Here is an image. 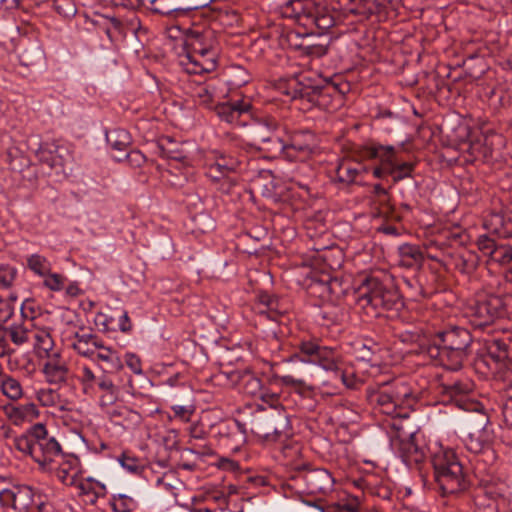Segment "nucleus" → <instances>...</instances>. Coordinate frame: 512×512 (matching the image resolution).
Returning a JSON list of instances; mask_svg holds the SVG:
<instances>
[{"label": "nucleus", "mask_w": 512, "mask_h": 512, "mask_svg": "<svg viewBox=\"0 0 512 512\" xmlns=\"http://www.w3.org/2000/svg\"><path fill=\"white\" fill-rule=\"evenodd\" d=\"M473 338L464 327L451 326L436 333L433 343L422 346V352L436 364L458 371L471 354Z\"/></svg>", "instance_id": "nucleus-1"}, {"label": "nucleus", "mask_w": 512, "mask_h": 512, "mask_svg": "<svg viewBox=\"0 0 512 512\" xmlns=\"http://www.w3.org/2000/svg\"><path fill=\"white\" fill-rule=\"evenodd\" d=\"M354 294L357 308L368 319L380 317L389 310H398L403 305L401 295L392 282L376 275L361 276Z\"/></svg>", "instance_id": "nucleus-2"}, {"label": "nucleus", "mask_w": 512, "mask_h": 512, "mask_svg": "<svg viewBox=\"0 0 512 512\" xmlns=\"http://www.w3.org/2000/svg\"><path fill=\"white\" fill-rule=\"evenodd\" d=\"M339 77L325 79L323 84H313L309 79L296 76L290 83L293 98L306 99L326 111H335L344 102V95L349 90V84L337 82Z\"/></svg>", "instance_id": "nucleus-3"}, {"label": "nucleus", "mask_w": 512, "mask_h": 512, "mask_svg": "<svg viewBox=\"0 0 512 512\" xmlns=\"http://www.w3.org/2000/svg\"><path fill=\"white\" fill-rule=\"evenodd\" d=\"M480 407L479 403L472 402L466 409L473 413L467 415L463 423L467 433L465 446L471 453L482 456L483 462L492 464L496 460V453L492 448L493 431L489 428L488 415Z\"/></svg>", "instance_id": "nucleus-4"}, {"label": "nucleus", "mask_w": 512, "mask_h": 512, "mask_svg": "<svg viewBox=\"0 0 512 512\" xmlns=\"http://www.w3.org/2000/svg\"><path fill=\"white\" fill-rule=\"evenodd\" d=\"M15 448L29 455L41 466H46L62 457V447L57 439L50 435L42 423L32 425L24 434L14 439Z\"/></svg>", "instance_id": "nucleus-5"}, {"label": "nucleus", "mask_w": 512, "mask_h": 512, "mask_svg": "<svg viewBox=\"0 0 512 512\" xmlns=\"http://www.w3.org/2000/svg\"><path fill=\"white\" fill-rule=\"evenodd\" d=\"M282 15L312 32L318 30V33H323L335 24L330 9L313 0H289L282 6Z\"/></svg>", "instance_id": "nucleus-6"}, {"label": "nucleus", "mask_w": 512, "mask_h": 512, "mask_svg": "<svg viewBox=\"0 0 512 512\" xmlns=\"http://www.w3.org/2000/svg\"><path fill=\"white\" fill-rule=\"evenodd\" d=\"M434 479L443 494H454L466 488L463 467L455 452L440 448L431 458Z\"/></svg>", "instance_id": "nucleus-7"}, {"label": "nucleus", "mask_w": 512, "mask_h": 512, "mask_svg": "<svg viewBox=\"0 0 512 512\" xmlns=\"http://www.w3.org/2000/svg\"><path fill=\"white\" fill-rule=\"evenodd\" d=\"M412 390L403 380L396 379L378 385L377 390L370 392L369 401L380 413L390 416L397 422V418L407 421V415L402 414V405L411 397ZM399 423H402L399 421Z\"/></svg>", "instance_id": "nucleus-8"}, {"label": "nucleus", "mask_w": 512, "mask_h": 512, "mask_svg": "<svg viewBox=\"0 0 512 512\" xmlns=\"http://www.w3.org/2000/svg\"><path fill=\"white\" fill-rule=\"evenodd\" d=\"M35 494L31 487L26 485H8L0 478V503L3 507L11 508L16 512H46V505L41 497L34 499Z\"/></svg>", "instance_id": "nucleus-9"}, {"label": "nucleus", "mask_w": 512, "mask_h": 512, "mask_svg": "<svg viewBox=\"0 0 512 512\" xmlns=\"http://www.w3.org/2000/svg\"><path fill=\"white\" fill-rule=\"evenodd\" d=\"M505 304L500 296L488 293H477L466 308V314L476 327L493 323L505 314Z\"/></svg>", "instance_id": "nucleus-10"}, {"label": "nucleus", "mask_w": 512, "mask_h": 512, "mask_svg": "<svg viewBox=\"0 0 512 512\" xmlns=\"http://www.w3.org/2000/svg\"><path fill=\"white\" fill-rule=\"evenodd\" d=\"M396 430L395 445L402 461L408 466H418L426 458V446L419 435L411 428L405 429L403 423L393 422Z\"/></svg>", "instance_id": "nucleus-11"}, {"label": "nucleus", "mask_w": 512, "mask_h": 512, "mask_svg": "<svg viewBox=\"0 0 512 512\" xmlns=\"http://www.w3.org/2000/svg\"><path fill=\"white\" fill-rule=\"evenodd\" d=\"M294 357L302 362L319 365L327 371L338 369L335 351L312 341H302Z\"/></svg>", "instance_id": "nucleus-12"}, {"label": "nucleus", "mask_w": 512, "mask_h": 512, "mask_svg": "<svg viewBox=\"0 0 512 512\" xmlns=\"http://www.w3.org/2000/svg\"><path fill=\"white\" fill-rule=\"evenodd\" d=\"M291 426L289 417L285 411L274 410L263 417L255 425V433L267 441H277L282 437H288Z\"/></svg>", "instance_id": "nucleus-13"}, {"label": "nucleus", "mask_w": 512, "mask_h": 512, "mask_svg": "<svg viewBox=\"0 0 512 512\" xmlns=\"http://www.w3.org/2000/svg\"><path fill=\"white\" fill-rule=\"evenodd\" d=\"M317 147V137L312 131H294L287 143L286 159L302 160L313 153Z\"/></svg>", "instance_id": "nucleus-14"}, {"label": "nucleus", "mask_w": 512, "mask_h": 512, "mask_svg": "<svg viewBox=\"0 0 512 512\" xmlns=\"http://www.w3.org/2000/svg\"><path fill=\"white\" fill-rule=\"evenodd\" d=\"M249 100L240 99L236 101H227L216 103L214 110L221 121L232 125H246L247 118L251 110Z\"/></svg>", "instance_id": "nucleus-15"}, {"label": "nucleus", "mask_w": 512, "mask_h": 512, "mask_svg": "<svg viewBox=\"0 0 512 512\" xmlns=\"http://www.w3.org/2000/svg\"><path fill=\"white\" fill-rule=\"evenodd\" d=\"M35 155L41 164L57 172L63 171L65 163L69 157L68 150L55 142H46L39 144L35 150Z\"/></svg>", "instance_id": "nucleus-16"}, {"label": "nucleus", "mask_w": 512, "mask_h": 512, "mask_svg": "<svg viewBox=\"0 0 512 512\" xmlns=\"http://www.w3.org/2000/svg\"><path fill=\"white\" fill-rule=\"evenodd\" d=\"M187 53H203L220 51L215 31L212 29L195 28L186 36Z\"/></svg>", "instance_id": "nucleus-17"}, {"label": "nucleus", "mask_w": 512, "mask_h": 512, "mask_svg": "<svg viewBox=\"0 0 512 512\" xmlns=\"http://www.w3.org/2000/svg\"><path fill=\"white\" fill-rule=\"evenodd\" d=\"M70 346L81 356L93 358L103 342L91 329L80 327L69 338Z\"/></svg>", "instance_id": "nucleus-18"}, {"label": "nucleus", "mask_w": 512, "mask_h": 512, "mask_svg": "<svg viewBox=\"0 0 512 512\" xmlns=\"http://www.w3.org/2000/svg\"><path fill=\"white\" fill-rule=\"evenodd\" d=\"M302 479L310 494H325L332 491L335 482L331 473L324 468L308 469L302 475Z\"/></svg>", "instance_id": "nucleus-19"}, {"label": "nucleus", "mask_w": 512, "mask_h": 512, "mask_svg": "<svg viewBox=\"0 0 512 512\" xmlns=\"http://www.w3.org/2000/svg\"><path fill=\"white\" fill-rule=\"evenodd\" d=\"M217 435L223 445L238 449L246 440L245 424L233 419L218 425Z\"/></svg>", "instance_id": "nucleus-20"}, {"label": "nucleus", "mask_w": 512, "mask_h": 512, "mask_svg": "<svg viewBox=\"0 0 512 512\" xmlns=\"http://www.w3.org/2000/svg\"><path fill=\"white\" fill-rule=\"evenodd\" d=\"M259 303L255 310L260 317H265L275 322H281V318L285 316L288 309L281 301L268 293H260L258 295Z\"/></svg>", "instance_id": "nucleus-21"}, {"label": "nucleus", "mask_w": 512, "mask_h": 512, "mask_svg": "<svg viewBox=\"0 0 512 512\" xmlns=\"http://www.w3.org/2000/svg\"><path fill=\"white\" fill-rule=\"evenodd\" d=\"M43 365V373L50 384L65 383L69 377V368L66 360L59 353L53 352Z\"/></svg>", "instance_id": "nucleus-22"}, {"label": "nucleus", "mask_w": 512, "mask_h": 512, "mask_svg": "<svg viewBox=\"0 0 512 512\" xmlns=\"http://www.w3.org/2000/svg\"><path fill=\"white\" fill-rule=\"evenodd\" d=\"M220 51H208L203 53H187L186 65L188 73L200 74L212 72L216 69L218 64V57Z\"/></svg>", "instance_id": "nucleus-23"}, {"label": "nucleus", "mask_w": 512, "mask_h": 512, "mask_svg": "<svg viewBox=\"0 0 512 512\" xmlns=\"http://www.w3.org/2000/svg\"><path fill=\"white\" fill-rule=\"evenodd\" d=\"M6 417L14 424L21 425L24 422H32L40 416L37 405L33 402L24 404H7L3 406Z\"/></svg>", "instance_id": "nucleus-24"}, {"label": "nucleus", "mask_w": 512, "mask_h": 512, "mask_svg": "<svg viewBox=\"0 0 512 512\" xmlns=\"http://www.w3.org/2000/svg\"><path fill=\"white\" fill-rule=\"evenodd\" d=\"M228 378L234 384H240L243 393L248 396L256 397L262 394L263 383L262 380L250 371H232Z\"/></svg>", "instance_id": "nucleus-25"}, {"label": "nucleus", "mask_w": 512, "mask_h": 512, "mask_svg": "<svg viewBox=\"0 0 512 512\" xmlns=\"http://www.w3.org/2000/svg\"><path fill=\"white\" fill-rule=\"evenodd\" d=\"M97 387L100 391L98 405L105 412L116 404L119 399L120 390L106 372L99 376Z\"/></svg>", "instance_id": "nucleus-26"}, {"label": "nucleus", "mask_w": 512, "mask_h": 512, "mask_svg": "<svg viewBox=\"0 0 512 512\" xmlns=\"http://www.w3.org/2000/svg\"><path fill=\"white\" fill-rule=\"evenodd\" d=\"M105 413L112 422L122 425L127 429L138 427L143 421V417L139 412L126 406H112Z\"/></svg>", "instance_id": "nucleus-27"}, {"label": "nucleus", "mask_w": 512, "mask_h": 512, "mask_svg": "<svg viewBox=\"0 0 512 512\" xmlns=\"http://www.w3.org/2000/svg\"><path fill=\"white\" fill-rule=\"evenodd\" d=\"M367 171L368 169L363 163L347 157L338 164L336 175L339 182L349 185L356 183L358 177L363 173H367Z\"/></svg>", "instance_id": "nucleus-28"}, {"label": "nucleus", "mask_w": 512, "mask_h": 512, "mask_svg": "<svg viewBox=\"0 0 512 512\" xmlns=\"http://www.w3.org/2000/svg\"><path fill=\"white\" fill-rule=\"evenodd\" d=\"M279 123L274 118L266 117L257 121L250 129L252 138L251 146L257 147L264 144L265 141L270 139L279 130Z\"/></svg>", "instance_id": "nucleus-29"}, {"label": "nucleus", "mask_w": 512, "mask_h": 512, "mask_svg": "<svg viewBox=\"0 0 512 512\" xmlns=\"http://www.w3.org/2000/svg\"><path fill=\"white\" fill-rule=\"evenodd\" d=\"M473 384L470 381H456L450 385L443 386V396L448 401L454 402L462 409H468L471 401L466 399V395L472 391Z\"/></svg>", "instance_id": "nucleus-30"}, {"label": "nucleus", "mask_w": 512, "mask_h": 512, "mask_svg": "<svg viewBox=\"0 0 512 512\" xmlns=\"http://www.w3.org/2000/svg\"><path fill=\"white\" fill-rule=\"evenodd\" d=\"M77 487L82 501L89 505H95L97 500L105 497L107 493L105 485L92 478L81 480Z\"/></svg>", "instance_id": "nucleus-31"}, {"label": "nucleus", "mask_w": 512, "mask_h": 512, "mask_svg": "<svg viewBox=\"0 0 512 512\" xmlns=\"http://www.w3.org/2000/svg\"><path fill=\"white\" fill-rule=\"evenodd\" d=\"M4 332L10 341L16 347H22L31 340L32 330H30L23 322H13L4 327Z\"/></svg>", "instance_id": "nucleus-32"}, {"label": "nucleus", "mask_w": 512, "mask_h": 512, "mask_svg": "<svg viewBox=\"0 0 512 512\" xmlns=\"http://www.w3.org/2000/svg\"><path fill=\"white\" fill-rule=\"evenodd\" d=\"M454 268L462 274H472L479 265V256L472 251H464L452 256Z\"/></svg>", "instance_id": "nucleus-33"}, {"label": "nucleus", "mask_w": 512, "mask_h": 512, "mask_svg": "<svg viewBox=\"0 0 512 512\" xmlns=\"http://www.w3.org/2000/svg\"><path fill=\"white\" fill-rule=\"evenodd\" d=\"M31 338L34 339V349L39 357H49L54 348V340L49 329H37L32 331Z\"/></svg>", "instance_id": "nucleus-34"}, {"label": "nucleus", "mask_w": 512, "mask_h": 512, "mask_svg": "<svg viewBox=\"0 0 512 512\" xmlns=\"http://www.w3.org/2000/svg\"><path fill=\"white\" fill-rule=\"evenodd\" d=\"M490 225L493 232L501 238L512 236V211H503L491 215Z\"/></svg>", "instance_id": "nucleus-35"}, {"label": "nucleus", "mask_w": 512, "mask_h": 512, "mask_svg": "<svg viewBox=\"0 0 512 512\" xmlns=\"http://www.w3.org/2000/svg\"><path fill=\"white\" fill-rule=\"evenodd\" d=\"M92 359L106 363L109 372L123 369V362L118 352L111 347L105 346L103 342Z\"/></svg>", "instance_id": "nucleus-36"}, {"label": "nucleus", "mask_w": 512, "mask_h": 512, "mask_svg": "<svg viewBox=\"0 0 512 512\" xmlns=\"http://www.w3.org/2000/svg\"><path fill=\"white\" fill-rule=\"evenodd\" d=\"M399 265L405 268H412L420 265L423 261V255L419 247L412 244H403L398 249Z\"/></svg>", "instance_id": "nucleus-37"}, {"label": "nucleus", "mask_w": 512, "mask_h": 512, "mask_svg": "<svg viewBox=\"0 0 512 512\" xmlns=\"http://www.w3.org/2000/svg\"><path fill=\"white\" fill-rule=\"evenodd\" d=\"M255 148L263 152L267 158H277L281 155L286 158L287 143L277 133Z\"/></svg>", "instance_id": "nucleus-38"}, {"label": "nucleus", "mask_w": 512, "mask_h": 512, "mask_svg": "<svg viewBox=\"0 0 512 512\" xmlns=\"http://www.w3.org/2000/svg\"><path fill=\"white\" fill-rule=\"evenodd\" d=\"M214 163L227 177L228 190L232 185L235 184V180L230 177V175L239 169L241 161L232 155L220 154L216 157Z\"/></svg>", "instance_id": "nucleus-39"}, {"label": "nucleus", "mask_w": 512, "mask_h": 512, "mask_svg": "<svg viewBox=\"0 0 512 512\" xmlns=\"http://www.w3.org/2000/svg\"><path fill=\"white\" fill-rule=\"evenodd\" d=\"M193 98L199 104L207 108H214L217 98L215 87L210 83L199 84L194 88Z\"/></svg>", "instance_id": "nucleus-40"}, {"label": "nucleus", "mask_w": 512, "mask_h": 512, "mask_svg": "<svg viewBox=\"0 0 512 512\" xmlns=\"http://www.w3.org/2000/svg\"><path fill=\"white\" fill-rule=\"evenodd\" d=\"M107 143L118 152H126L131 144V136L125 129H114L106 134Z\"/></svg>", "instance_id": "nucleus-41"}, {"label": "nucleus", "mask_w": 512, "mask_h": 512, "mask_svg": "<svg viewBox=\"0 0 512 512\" xmlns=\"http://www.w3.org/2000/svg\"><path fill=\"white\" fill-rule=\"evenodd\" d=\"M377 156L376 159L379 160L380 165L384 166L386 170L389 172L399 159V149L395 148L391 145H377Z\"/></svg>", "instance_id": "nucleus-42"}, {"label": "nucleus", "mask_w": 512, "mask_h": 512, "mask_svg": "<svg viewBox=\"0 0 512 512\" xmlns=\"http://www.w3.org/2000/svg\"><path fill=\"white\" fill-rule=\"evenodd\" d=\"M227 83L232 87H242L250 82V73L240 65H231L227 71Z\"/></svg>", "instance_id": "nucleus-43"}, {"label": "nucleus", "mask_w": 512, "mask_h": 512, "mask_svg": "<svg viewBox=\"0 0 512 512\" xmlns=\"http://www.w3.org/2000/svg\"><path fill=\"white\" fill-rule=\"evenodd\" d=\"M0 387L2 393L11 400H18L23 395L20 382L11 376L2 378Z\"/></svg>", "instance_id": "nucleus-44"}, {"label": "nucleus", "mask_w": 512, "mask_h": 512, "mask_svg": "<svg viewBox=\"0 0 512 512\" xmlns=\"http://www.w3.org/2000/svg\"><path fill=\"white\" fill-rule=\"evenodd\" d=\"M27 265L34 273L45 276L51 271L50 262L39 254H33L27 259Z\"/></svg>", "instance_id": "nucleus-45"}, {"label": "nucleus", "mask_w": 512, "mask_h": 512, "mask_svg": "<svg viewBox=\"0 0 512 512\" xmlns=\"http://www.w3.org/2000/svg\"><path fill=\"white\" fill-rule=\"evenodd\" d=\"M414 169L415 163L402 162L399 158L394 167L389 171V175H391L393 180L397 182L403 180L404 178L411 177Z\"/></svg>", "instance_id": "nucleus-46"}, {"label": "nucleus", "mask_w": 512, "mask_h": 512, "mask_svg": "<svg viewBox=\"0 0 512 512\" xmlns=\"http://www.w3.org/2000/svg\"><path fill=\"white\" fill-rule=\"evenodd\" d=\"M16 297L2 298L0 297V327H5L6 323L13 317L15 313Z\"/></svg>", "instance_id": "nucleus-47"}, {"label": "nucleus", "mask_w": 512, "mask_h": 512, "mask_svg": "<svg viewBox=\"0 0 512 512\" xmlns=\"http://www.w3.org/2000/svg\"><path fill=\"white\" fill-rule=\"evenodd\" d=\"M373 201L380 207L387 209L391 212L393 207L390 203V194L381 184H375L372 190Z\"/></svg>", "instance_id": "nucleus-48"}, {"label": "nucleus", "mask_w": 512, "mask_h": 512, "mask_svg": "<svg viewBox=\"0 0 512 512\" xmlns=\"http://www.w3.org/2000/svg\"><path fill=\"white\" fill-rule=\"evenodd\" d=\"M351 4H355V7L349 9V11L356 15L370 16L377 11V6L374 0H349Z\"/></svg>", "instance_id": "nucleus-49"}, {"label": "nucleus", "mask_w": 512, "mask_h": 512, "mask_svg": "<svg viewBox=\"0 0 512 512\" xmlns=\"http://www.w3.org/2000/svg\"><path fill=\"white\" fill-rule=\"evenodd\" d=\"M377 145L373 146H357L350 154V158L362 163L365 160L376 159L377 156Z\"/></svg>", "instance_id": "nucleus-50"}, {"label": "nucleus", "mask_w": 512, "mask_h": 512, "mask_svg": "<svg viewBox=\"0 0 512 512\" xmlns=\"http://www.w3.org/2000/svg\"><path fill=\"white\" fill-rule=\"evenodd\" d=\"M487 356L497 363L503 362L507 357V346L500 340H494L488 346Z\"/></svg>", "instance_id": "nucleus-51"}, {"label": "nucleus", "mask_w": 512, "mask_h": 512, "mask_svg": "<svg viewBox=\"0 0 512 512\" xmlns=\"http://www.w3.org/2000/svg\"><path fill=\"white\" fill-rule=\"evenodd\" d=\"M331 507L335 509V512H358L360 501L356 496L347 495Z\"/></svg>", "instance_id": "nucleus-52"}, {"label": "nucleus", "mask_w": 512, "mask_h": 512, "mask_svg": "<svg viewBox=\"0 0 512 512\" xmlns=\"http://www.w3.org/2000/svg\"><path fill=\"white\" fill-rule=\"evenodd\" d=\"M111 506L114 512H132L137 504L131 497L120 494L118 497H114Z\"/></svg>", "instance_id": "nucleus-53"}, {"label": "nucleus", "mask_w": 512, "mask_h": 512, "mask_svg": "<svg viewBox=\"0 0 512 512\" xmlns=\"http://www.w3.org/2000/svg\"><path fill=\"white\" fill-rule=\"evenodd\" d=\"M17 269L8 264L0 265V288H10L16 278Z\"/></svg>", "instance_id": "nucleus-54"}, {"label": "nucleus", "mask_w": 512, "mask_h": 512, "mask_svg": "<svg viewBox=\"0 0 512 512\" xmlns=\"http://www.w3.org/2000/svg\"><path fill=\"white\" fill-rule=\"evenodd\" d=\"M36 398L43 407H53L58 402L59 394L52 389H40L36 392Z\"/></svg>", "instance_id": "nucleus-55"}, {"label": "nucleus", "mask_w": 512, "mask_h": 512, "mask_svg": "<svg viewBox=\"0 0 512 512\" xmlns=\"http://www.w3.org/2000/svg\"><path fill=\"white\" fill-rule=\"evenodd\" d=\"M54 8L59 15L65 18L73 17L77 13V8L71 0H55Z\"/></svg>", "instance_id": "nucleus-56"}, {"label": "nucleus", "mask_w": 512, "mask_h": 512, "mask_svg": "<svg viewBox=\"0 0 512 512\" xmlns=\"http://www.w3.org/2000/svg\"><path fill=\"white\" fill-rule=\"evenodd\" d=\"M66 277L58 273H48L45 275L44 285L52 291H60L64 288Z\"/></svg>", "instance_id": "nucleus-57"}, {"label": "nucleus", "mask_w": 512, "mask_h": 512, "mask_svg": "<svg viewBox=\"0 0 512 512\" xmlns=\"http://www.w3.org/2000/svg\"><path fill=\"white\" fill-rule=\"evenodd\" d=\"M477 246L480 251H482L484 254H487L491 257H493L497 247L493 239L488 237L487 235H481L477 239Z\"/></svg>", "instance_id": "nucleus-58"}, {"label": "nucleus", "mask_w": 512, "mask_h": 512, "mask_svg": "<svg viewBox=\"0 0 512 512\" xmlns=\"http://www.w3.org/2000/svg\"><path fill=\"white\" fill-rule=\"evenodd\" d=\"M492 259L499 262L500 264L511 263L512 262V246L497 247Z\"/></svg>", "instance_id": "nucleus-59"}, {"label": "nucleus", "mask_w": 512, "mask_h": 512, "mask_svg": "<svg viewBox=\"0 0 512 512\" xmlns=\"http://www.w3.org/2000/svg\"><path fill=\"white\" fill-rule=\"evenodd\" d=\"M119 461L122 467L129 472L138 473L141 469L139 460L137 458L127 456L126 454H123Z\"/></svg>", "instance_id": "nucleus-60"}, {"label": "nucleus", "mask_w": 512, "mask_h": 512, "mask_svg": "<svg viewBox=\"0 0 512 512\" xmlns=\"http://www.w3.org/2000/svg\"><path fill=\"white\" fill-rule=\"evenodd\" d=\"M125 159L132 167H141L146 161L145 155L139 150H132L126 153Z\"/></svg>", "instance_id": "nucleus-61"}, {"label": "nucleus", "mask_w": 512, "mask_h": 512, "mask_svg": "<svg viewBox=\"0 0 512 512\" xmlns=\"http://www.w3.org/2000/svg\"><path fill=\"white\" fill-rule=\"evenodd\" d=\"M125 363L135 374L140 375L143 373L141 360L137 355L127 353L125 355Z\"/></svg>", "instance_id": "nucleus-62"}, {"label": "nucleus", "mask_w": 512, "mask_h": 512, "mask_svg": "<svg viewBox=\"0 0 512 512\" xmlns=\"http://www.w3.org/2000/svg\"><path fill=\"white\" fill-rule=\"evenodd\" d=\"M502 413L506 425L512 427V388L507 392V400L503 405Z\"/></svg>", "instance_id": "nucleus-63"}, {"label": "nucleus", "mask_w": 512, "mask_h": 512, "mask_svg": "<svg viewBox=\"0 0 512 512\" xmlns=\"http://www.w3.org/2000/svg\"><path fill=\"white\" fill-rule=\"evenodd\" d=\"M475 512H498L495 500H490L487 504L480 497L476 500Z\"/></svg>", "instance_id": "nucleus-64"}]
</instances>
